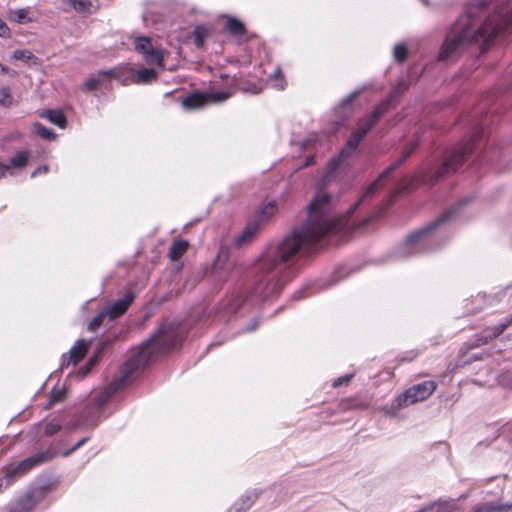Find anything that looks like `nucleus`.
Instances as JSON below:
<instances>
[{
  "mask_svg": "<svg viewBox=\"0 0 512 512\" xmlns=\"http://www.w3.org/2000/svg\"><path fill=\"white\" fill-rule=\"evenodd\" d=\"M347 221L332 214V197L320 194L308 206V217L301 226L287 234L279 243L269 245L254 264V280L235 299L228 309L234 311L246 302L257 303L278 295L287 278L283 271L297 255L345 229Z\"/></svg>",
  "mask_w": 512,
  "mask_h": 512,
  "instance_id": "obj_1",
  "label": "nucleus"
},
{
  "mask_svg": "<svg viewBox=\"0 0 512 512\" xmlns=\"http://www.w3.org/2000/svg\"><path fill=\"white\" fill-rule=\"evenodd\" d=\"M512 25V11L488 17L480 26H475L470 15L461 16L452 27L439 52V59H448L460 46L468 42L488 44L499 33Z\"/></svg>",
  "mask_w": 512,
  "mask_h": 512,
  "instance_id": "obj_2",
  "label": "nucleus"
},
{
  "mask_svg": "<svg viewBox=\"0 0 512 512\" xmlns=\"http://www.w3.org/2000/svg\"><path fill=\"white\" fill-rule=\"evenodd\" d=\"M178 344L179 338L175 325L162 324L155 334L125 362L121 369L122 377L111 382L95 397L96 405L98 407L104 405L135 371L144 367L157 354L175 348Z\"/></svg>",
  "mask_w": 512,
  "mask_h": 512,
  "instance_id": "obj_3",
  "label": "nucleus"
},
{
  "mask_svg": "<svg viewBox=\"0 0 512 512\" xmlns=\"http://www.w3.org/2000/svg\"><path fill=\"white\" fill-rule=\"evenodd\" d=\"M407 89L405 82L399 83L391 94L381 101V103L375 108L371 115L361 119L358 123L357 130L352 133L351 137L347 141V146L341 150L338 157L330 160V170L336 169L342 164H349L350 159L355 153L359 143L366 136L368 131L378 122L382 115H384L389 109L390 103L401 93Z\"/></svg>",
  "mask_w": 512,
  "mask_h": 512,
  "instance_id": "obj_4",
  "label": "nucleus"
},
{
  "mask_svg": "<svg viewBox=\"0 0 512 512\" xmlns=\"http://www.w3.org/2000/svg\"><path fill=\"white\" fill-rule=\"evenodd\" d=\"M456 208H451L445 211L440 217H438L434 222L430 223L428 226L412 233L405 243L404 249L406 250V254H417L421 251L427 250L428 243L430 242L429 235L430 232L441 224L452 219V216L455 212Z\"/></svg>",
  "mask_w": 512,
  "mask_h": 512,
  "instance_id": "obj_5",
  "label": "nucleus"
},
{
  "mask_svg": "<svg viewBox=\"0 0 512 512\" xmlns=\"http://www.w3.org/2000/svg\"><path fill=\"white\" fill-rule=\"evenodd\" d=\"M133 76V72L126 67H114L107 70H100L91 74L83 84L84 91H93L99 88H108L112 80L125 83V80Z\"/></svg>",
  "mask_w": 512,
  "mask_h": 512,
  "instance_id": "obj_6",
  "label": "nucleus"
},
{
  "mask_svg": "<svg viewBox=\"0 0 512 512\" xmlns=\"http://www.w3.org/2000/svg\"><path fill=\"white\" fill-rule=\"evenodd\" d=\"M436 387V383L430 380L413 385L397 396L392 404V409L399 410L417 402L424 401L432 395Z\"/></svg>",
  "mask_w": 512,
  "mask_h": 512,
  "instance_id": "obj_7",
  "label": "nucleus"
},
{
  "mask_svg": "<svg viewBox=\"0 0 512 512\" xmlns=\"http://www.w3.org/2000/svg\"><path fill=\"white\" fill-rule=\"evenodd\" d=\"M473 151V143L467 142L455 148L442 166L426 181L433 184L449 173L455 172L462 165L466 156Z\"/></svg>",
  "mask_w": 512,
  "mask_h": 512,
  "instance_id": "obj_8",
  "label": "nucleus"
},
{
  "mask_svg": "<svg viewBox=\"0 0 512 512\" xmlns=\"http://www.w3.org/2000/svg\"><path fill=\"white\" fill-rule=\"evenodd\" d=\"M231 93L228 91H214L209 93H193L182 101L184 108L188 110L199 109L207 103H221L229 99Z\"/></svg>",
  "mask_w": 512,
  "mask_h": 512,
  "instance_id": "obj_9",
  "label": "nucleus"
},
{
  "mask_svg": "<svg viewBox=\"0 0 512 512\" xmlns=\"http://www.w3.org/2000/svg\"><path fill=\"white\" fill-rule=\"evenodd\" d=\"M417 142L413 143L410 148H408L406 151L403 152L402 156L392 163L387 169H385L379 177L370 184L363 195L360 197V199L354 204V206L351 208L352 211H354L362 201L365 199H368L374 195V193L379 189L381 186V182L383 179H385L390 173H392L394 170H396L403 162L406 161V159L413 153V151L416 149Z\"/></svg>",
  "mask_w": 512,
  "mask_h": 512,
  "instance_id": "obj_10",
  "label": "nucleus"
},
{
  "mask_svg": "<svg viewBox=\"0 0 512 512\" xmlns=\"http://www.w3.org/2000/svg\"><path fill=\"white\" fill-rule=\"evenodd\" d=\"M135 49L143 54L144 59L150 64L163 65L164 52L162 49H154L150 38L139 37L135 40Z\"/></svg>",
  "mask_w": 512,
  "mask_h": 512,
  "instance_id": "obj_11",
  "label": "nucleus"
},
{
  "mask_svg": "<svg viewBox=\"0 0 512 512\" xmlns=\"http://www.w3.org/2000/svg\"><path fill=\"white\" fill-rule=\"evenodd\" d=\"M52 458V454L49 452H41L34 456L28 457L21 461L16 467L9 470L6 473L7 478H13L16 476L23 475L35 466L42 464Z\"/></svg>",
  "mask_w": 512,
  "mask_h": 512,
  "instance_id": "obj_12",
  "label": "nucleus"
},
{
  "mask_svg": "<svg viewBox=\"0 0 512 512\" xmlns=\"http://www.w3.org/2000/svg\"><path fill=\"white\" fill-rule=\"evenodd\" d=\"M134 300V294L131 292L126 293L121 299L117 300L111 305L105 307V311L110 320H115L120 317L128 307L132 304Z\"/></svg>",
  "mask_w": 512,
  "mask_h": 512,
  "instance_id": "obj_13",
  "label": "nucleus"
},
{
  "mask_svg": "<svg viewBox=\"0 0 512 512\" xmlns=\"http://www.w3.org/2000/svg\"><path fill=\"white\" fill-rule=\"evenodd\" d=\"M88 351V343L83 340H77L76 343L71 347V349L68 352V360L67 363H65V360L62 363V368L64 366L69 365L70 363L77 364L79 361L83 359V357L86 355Z\"/></svg>",
  "mask_w": 512,
  "mask_h": 512,
  "instance_id": "obj_14",
  "label": "nucleus"
},
{
  "mask_svg": "<svg viewBox=\"0 0 512 512\" xmlns=\"http://www.w3.org/2000/svg\"><path fill=\"white\" fill-rule=\"evenodd\" d=\"M7 18L9 21L18 24H27L34 21V18L31 16V10L29 7L10 9L7 13Z\"/></svg>",
  "mask_w": 512,
  "mask_h": 512,
  "instance_id": "obj_15",
  "label": "nucleus"
},
{
  "mask_svg": "<svg viewBox=\"0 0 512 512\" xmlns=\"http://www.w3.org/2000/svg\"><path fill=\"white\" fill-rule=\"evenodd\" d=\"M130 70L133 72V76H130L128 79H126L124 84H127L128 81L145 84L156 79V72L152 68H144L137 72L133 71L132 69Z\"/></svg>",
  "mask_w": 512,
  "mask_h": 512,
  "instance_id": "obj_16",
  "label": "nucleus"
},
{
  "mask_svg": "<svg viewBox=\"0 0 512 512\" xmlns=\"http://www.w3.org/2000/svg\"><path fill=\"white\" fill-rule=\"evenodd\" d=\"M512 509V503L503 504L500 501L496 502H485L476 505L473 508V512H503Z\"/></svg>",
  "mask_w": 512,
  "mask_h": 512,
  "instance_id": "obj_17",
  "label": "nucleus"
},
{
  "mask_svg": "<svg viewBox=\"0 0 512 512\" xmlns=\"http://www.w3.org/2000/svg\"><path fill=\"white\" fill-rule=\"evenodd\" d=\"M258 229L257 223H250L246 228L235 238L234 243L240 247L252 240Z\"/></svg>",
  "mask_w": 512,
  "mask_h": 512,
  "instance_id": "obj_18",
  "label": "nucleus"
},
{
  "mask_svg": "<svg viewBox=\"0 0 512 512\" xmlns=\"http://www.w3.org/2000/svg\"><path fill=\"white\" fill-rule=\"evenodd\" d=\"M188 248V242L185 240L174 241L169 250V257L171 260H178Z\"/></svg>",
  "mask_w": 512,
  "mask_h": 512,
  "instance_id": "obj_19",
  "label": "nucleus"
},
{
  "mask_svg": "<svg viewBox=\"0 0 512 512\" xmlns=\"http://www.w3.org/2000/svg\"><path fill=\"white\" fill-rule=\"evenodd\" d=\"M46 117L50 122L61 128H64L66 125V118L60 110H48L46 112Z\"/></svg>",
  "mask_w": 512,
  "mask_h": 512,
  "instance_id": "obj_20",
  "label": "nucleus"
},
{
  "mask_svg": "<svg viewBox=\"0 0 512 512\" xmlns=\"http://www.w3.org/2000/svg\"><path fill=\"white\" fill-rule=\"evenodd\" d=\"M226 28L235 36L243 35L245 32L244 24L236 18H229L226 23Z\"/></svg>",
  "mask_w": 512,
  "mask_h": 512,
  "instance_id": "obj_21",
  "label": "nucleus"
},
{
  "mask_svg": "<svg viewBox=\"0 0 512 512\" xmlns=\"http://www.w3.org/2000/svg\"><path fill=\"white\" fill-rule=\"evenodd\" d=\"M71 7L80 13L88 12L92 6L89 0H67Z\"/></svg>",
  "mask_w": 512,
  "mask_h": 512,
  "instance_id": "obj_22",
  "label": "nucleus"
},
{
  "mask_svg": "<svg viewBox=\"0 0 512 512\" xmlns=\"http://www.w3.org/2000/svg\"><path fill=\"white\" fill-rule=\"evenodd\" d=\"M28 152L21 151L18 152L14 157L11 158V165L15 168H23L26 166L28 162Z\"/></svg>",
  "mask_w": 512,
  "mask_h": 512,
  "instance_id": "obj_23",
  "label": "nucleus"
},
{
  "mask_svg": "<svg viewBox=\"0 0 512 512\" xmlns=\"http://www.w3.org/2000/svg\"><path fill=\"white\" fill-rule=\"evenodd\" d=\"M0 104L4 107H10L13 104V97L9 87L0 88Z\"/></svg>",
  "mask_w": 512,
  "mask_h": 512,
  "instance_id": "obj_24",
  "label": "nucleus"
},
{
  "mask_svg": "<svg viewBox=\"0 0 512 512\" xmlns=\"http://www.w3.org/2000/svg\"><path fill=\"white\" fill-rule=\"evenodd\" d=\"M34 132L43 139L50 140L54 138V133L40 123L34 125Z\"/></svg>",
  "mask_w": 512,
  "mask_h": 512,
  "instance_id": "obj_25",
  "label": "nucleus"
},
{
  "mask_svg": "<svg viewBox=\"0 0 512 512\" xmlns=\"http://www.w3.org/2000/svg\"><path fill=\"white\" fill-rule=\"evenodd\" d=\"M207 34V31L205 28L203 27H196L194 32H193V36H194V42H195V45L198 47V48H201L204 44V38Z\"/></svg>",
  "mask_w": 512,
  "mask_h": 512,
  "instance_id": "obj_26",
  "label": "nucleus"
},
{
  "mask_svg": "<svg viewBox=\"0 0 512 512\" xmlns=\"http://www.w3.org/2000/svg\"><path fill=\"white\" fill-rule=\"evenodd\" d=\"M65 394V389H53L46 407L49 408L56 402L63 400L65 398Z\"/></svg>",
  "mask_w": 512,
  "mask_h": 512,
  "instance_id": "obj_27",
  "label": "nucleus"
},
{
  "mask_svg": "<svg viewBox=\"0 0 512 512\" xmlns=\"http://www.w3.org/2000/svg\"><path fill=\"white\" fill-rule=\"evenodd\" d=\"M32 508L31 497H27L21 500L10 512H28Z\"/></svg>",
  "mask_w": 512,
  "mask_h": 512,
  "instance_id": "obj_28",
  "label": "nucleus"
},
{
  "mask_svg": "<svg viewBox=\"0 0 512 512\" xmlns=\"http://www.w3.org/2000/svg\"><path fill=\"white\" fill-rule=\"evenodd\" d=\"M106 317H108V315H107L106 311L103 310L101 313H99L97 316H95L91 320V322L89 323V326H88L89 330L94 331L97 328H99L102 325V323Z\"/></svg>",
  "mask_w": 512,
  "mask_h": 512,
  "instance_id": "obj_29",
  "label": "nucleus"
},
{
  "mask_svg": "<svg viewBox=\"0 0 512 512\" xmlns=\"http://www.w3.org/2000/svg\"><path fill=\"white\" fill-rule=\"evenodd\" d=\"M504 330H505V324L500 323L498 325L493 326L492 328L489 329L490 333L485 337L486 338L485 342L498 337L499 335H501L504 332Z\"/></svg>",
  "mask_w": 512,
  "mask_h": 512,
  "instance_id": "obj_30",
  "label": "nucleus"
},
{
  "mask_svg": "<svg viewBox=\"0 0 512 512\" xmlns=\"http://www.w3.org/2000/svg\"><path fill=\"white\" fill-rule=\"evenodd\" d=\"M12 58L14 60L29 61L33 58V54L29 50L18 49L13 52Z\"/></svg>",
  "mask_w": 512,
  "mask_h": 512,
  "instance_id": "obj_31",
  "label": "nucleus"
},
{
  "mask_svg": "<svg viewBox=\"0 0 512 512\" xmlns=\"http://www.w3.org/2000/svg\"><path fill=\"white\" fill-rule=\"evenodd\" d=\"M394 57L397 61L402 62L407 57V48L403 44H398L394 47Z\"/></svg>",
  "mask_w": 512,
  "mask_h": 512,
  "instance_id": "obj_32",
  "label": "nucleus"
},
{
  "mask_svg": "<svg viewBox=\"0 0 512 512\" xmlns=\"http://www.w3.org/2000/svg\"><path fill=\"white\" fill-rule=\"evenodd\" d=\"M270 78H274L275 79V84H274V87L277 88L278 90H283L285 88V83H284V80H283V75H282V72L281 70L278 68L275 70V72L273 73V75L270 76Z\"/></svg>",
  "mask_w": 512,
  "mask_h": 512,
  "instance_id": "obj_33",
  "label": "nucleus"
},
{
  "mask_svg": "<svg viewBox=\"0 0 512 512\" xmlns=\"http://www.w3.org/2000/svg\"><path fill=\"white\" fill-rule=\"evenodd\" d=\"M60 427L61 426L59 423H57L55 421H50L45 424L44 433L47 436L54 435L55 433H57L60 430Z\"/></svg>",
  "mask_w": 512,
  "mask_h": 512,
  "instance_id": "obj_34",
  "label": "nucleus"
},
{
  "mask_svg": "<svg viewBox=\"0 0 512 512\" xmlns=\"http://www.w3.org/2000/svg\"><path fill=\"white\" fill-rule=\"evenodd\" d=\"M98 359H99V355L96 354V355H93L88 363L86 364V366H84L83 368H81L80 372L82 373V376H85L89 373V371L91 370V368L98 362Z\"/></svg>",
  "mask_w": 512,
  "mask_h": 512,
  "instance_id": "obj_35",
  "label": "nucleus"
},
{
  "mask_svg": "<svg viewBox=\"0 0 512 512\" xmlns=\"http://www.w3.org/2000/svg\"><path fill=\"white\" fill-rule=\"evenodd\" d=\"M11 35L10 28L7 24L0 18V37L8 38Z\"/></svg>",
  "mask_w": 512,
  "mask_h": 512,
  "instance_id": "obj_36",
  "label": "nucleus"
},
{
  "mask_svg": "<svg viewBox=\"0 0 512 512\" xmlns=\"http://www.w3.org/2000/svg\"><path fill=\"white\" fill-rule=\"evenodd\" d=\"M361 92L362 90L353 91L346 99L343 100L341 107L346 108Z\"/></svg>",
  "mask_w": 512,
  "mask_h": 512,
  "instance_id": "obj_37",
  "label": "nucleus"
},
{
  "mask_svg": "<svg viewBox=\"0 0 512 512\" xmlns=\"http://www.w3.org/2000/svg\"><path fill=\"white\" fill-rule=\"evenodd\" d=\"M501 383L509 388H512V370L507 371L502 375Z\"/></svg>",
  "mask_w": 512,
  "mask_h": 512,
  "instance_id": "obj_38",
  "label": "nucleus"
},
{
  "mask_svg": "<svg viewBox=\"0 0 512 512\" xmlns=\"http://www.w3.org/2000/svg\"><path fill=\"white\" fill-rule=\"evenodd\" d=\"M352 376L353 375H351V374H347V375H344L342 377H339V378L335 379L334 382H333V386L334 387H338V386H341L343 384H347L351 380Z\"/></svg>",
  "mask_w": 512,
  "mask_h": 512,
  "instance_id": "obj_39",
  "label": "nucleus"
},
{
  "mask_svg": "<svg viewBox=\"0 0 512 512\" xmlns=\"http://www.w3.org/2000/svg\"><path fill=\"white\" fill-rule=\"evenodd\" d=\"M274 209H275V203H269V204H267V205L263 208L262 213H263L264 215L269 216V215H272V214H273Z\"/></svg>",
  "mask_w": 512,
  "mask_h": 512,
  "instance_id": "obj_40",
  "label": "nucleus"
},
{
  "mask_svg": "<svg viewBox=\"0 0 512 512\" xmlns=\"http://www.w3.org/2000/svg\"><path fill=\"white\" fill-rule=\"evenodd\" d=\"M86 441H87V438H82L70 450H68L64 455L65 456L69 455L71 452H73L76 449H78L79 447H81Z\"/></svg>",
  "mask_w": 512,
  "mask_h": 512,
  "instance_id": "obj_41",
  "label": "nucleus"
},
{
  "mask_svg": "<svg viewBox=\"0 0 512 512\" xmlns=\"http://www.w3.org/2000/svg\"><path fill=\"white\" fill-rule=\"evenodd\" d=\"M47 172H48V166L43 165V166L38 167L36 170H34V171L32 172V175H31V176H32V177H35V176H37L38 174H43V173H47Z\"/></svg>",
  "mask_w": 512,
  "mask_h": 512,
  "instance_id": "obj_42",
  "label": "nucleus"
},
{
  "mask_svg": "<svg viewBox=\"0 0 512 512\" xmlns=\"http://www.w3.org/2000/svg\"><path fill=\"white\" fill-rule=\"evenodd\" d=\"M10 166L7 164L0 163V178L4 177L9 171Z\"/></svg>",
  "mask_w": 512,
  "mask_h": 512,
  "instance_id": "obj_43",
  "label": "nucleus"
},
{
  "mask_svg": "<svg viewBox=\"0 0 512 512\" xmlns=\"http://www.w3.org/2000/svg\"><path fill=\"white\" fill-rule=\"evenodd\" d=\"M501 324H505V329L512 324V315L506 317Z\"/></svg>",
  "mask_w": 512,
  "mask_h": 512,
  "instance_id": "obj_44",
  "label": "nucleus"
},
{
  "mask_svg": "<svg viewBox=\"0 0 512 512\" xmlns=\"http://www.w3.org/2000/svg\"><path fill=\"white\" fill-rule=\"evenodd\" d=\"M254 498H255V496H254V495L246 496V499H247V501H248V503H247V506H246V507H249V506L252 504V502L254 501Z\"/></svg>",
  "mask_w": 512,
  "mask_h": 512,
  "instance_id": "obj_45",
  "label": "nucleus"
},
{
  "mask_svg": "<svg viewBox=\"0 0 512 512\" xmlns=\"http://www.w3.org/2000/svg\"><path fill=\"white\" fill-rule=\"evenodd\" d=\"M8 72V68L0 63V73Z\"/></svg>",
  "mask_w": 512,
  "mask_h": 512,
  "instance_id": "obj_46",
  "label": "nucleus"
},
{
  "mask_svg": "<svg viewBox=\"0 0 512 512\" xmlns=\"http://www.w3.org/2000/svg\"><path fill=\"white\" fill-rule=\"evenodd\" d=\"M312 162H313V156H309V157L306 159L305 166L310 165Z\"/></svg>",
  "mask_w": 512,
  "mask_h": 512,
  "instance_id": "obj_47",
  "label": "nucleus"
},
{
  "mask_svg": "<svg viewBox=\"0 0 512 512\" xmlns=\"http://www.w3.org/2000/svg\"><path fill=\"white\" fill-rule=\"evenodd\" d=\"M256 325H257V322H256V321H254V322H253V326H252V327L247 328V329H246V331H252V330H254V329H255V327H256Z\"/></svg>",
  "mask_w": 512,
  "mask_h": 512,
  "instance_id": "obj_48",
  "label": "nucleus"
},
{
  "mask_svg": "<svg viewBox=\"0 0 512 512\" xmlns=\"http://www.w3.org/2000/svg\"><path fill=\"white\" fill-rule=\"evenodd\" d=\"M226 253H227V249L221 248V250L219 252V257H221L223 254H226Z\"/></svg>",
  "mask_w": 512,
  "mask_h": 512,
  "instance_id": "obj_49",
  "label": "nucleus"
},
{
  "mask_svg": "<svg viewBox=\"0 0 512 512\" xmlns=\"http://www.w3.org/2000/svg\"><path fill=\"white\" fill-rule=\"evenodd\" d=\"M425 5H428V0H421Z\"/></svg>",
  "mask_w": 512,
  "mask_h": 512,
  "instance_id": "obj_50",
  "label": "nucleus"
},
{
  "mask_svg": "<svg viewBox=\"0 0 512 512\" xmlns=\"http://www.w3.org/2000/svg\"><path fill=\"white\" fill-rule=\"evenodd\" d=\"M370 220H371V218H368V219L365 220L364 223H368Z\"/></svg>",
  "mask_w": 512,
  "mask_h": 512,
  "instance_id": "obj_51",
  "label": "nucleus"
}]
</instances>
